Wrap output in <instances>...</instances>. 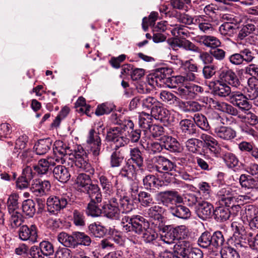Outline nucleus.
I'll return each mask as SVG.
<instances>
[{
    "label": "nucleus",
    "instance_id": "obj_1",
    "mask_svg": "<svg viewBox=\"0 0 258 258\" xmlns=\"http://www.w3.org/2000/svg\"><path fill=\"white\" fill-rule=\"evenodd\" d=\"M122 227L123 230L129 232L134 231L138 234H141L148 223L146 222L144 218L139 215L134 216L132 217L125 216L122 219Z\"/></svg>",
    "mask_w": 258,
    "mask_h": 258
},
{
    "label": "nucleus",
    "instance_id": "obj_2",
    "mask_svg": "<svg viewBox=\"0 0 258 258\" xmlns=\"http://www.w3.org/2000/svg\"><path fill=\"white\" fill-rule=\"evenodd\" d=\"M71 194L62 193L56 196H51L47 199V206L49 212L55 214L64 209L68 204H71Z\"/></svg>",
    "mask_w": 258,
    "mask_h": 258
},
{
    "label": "nucleus",
    "instance_id": "obj_3",
    "mask_svg": "<svg viewBox=\"0 0 258 258\" xmlns=\"http://www.w3.org/2000/svg\"><path fill=\"white\" fill-rule=\"evenodd\" d=\"M222 118L216 114V118L211 122L212 127L216 136L222 140H231L236 136V132L231 127L220 125Z\"/></svg>",
    "mask_w": 258,
    "mask_h": 258
},
{
    "label": "nucleus",
    "instance_id": "obj_4",
    "mask_svg": "<svg viewBox=\"0 0 258 258\" xmlns=\"http://www.w3.org/2000/svg\"><path fill=\"white\" fill-rule=\"evenodd\" d=\"M106 139L115 145V149L117 150L120 147H123L129 142V139L123 134L121 126L113 127L107 131Z\"/></svg>",
    "mask_w": 258,
    "mask_h": 258
},
{
    "label": "nucleus",
    "instance_id": "obj_5",
    "mask_svg": "<svg viewBox=\"0 0 258 258\" xmlns=\"http://www.w3.org/2000/svg\"><path fill=\"white\" fill-rule=\"evenodd\" d=\"M74 157L75 159V165L81 170L93 174L94 169L92 167L90 163L86 152L82 147L79 146L75 151Z\"/></svg>",
    "mask_w": 258,
    "mask_h": 258
},
{
    "label": "nucleus",
    "instance_id": "obj_6",
    "mask_svg": "<svg viewBox=\"0 0 258 258\" xmlns=\"http://www.w3.org/2000/svg\"><path fill=\"white\" fill-rule=\"evenodd\" d=\"M157 196L164 205L169 208V211L170 207L172 206H175L183 202L182 197L175 190L161 191L157 194Z\"/></svg>",
    "mask_w": 258,
    "mask_h": 258
},
{
    "label": "nucleus",
    "instance_id": "obj_7",
    "mask_svg": "<svg viewBox=\"0 0 258 258\" xmlns=\"http://www.w3.org/2000/svg\"><path fill=\"white\" fill-rule=\"evenodd\" d=\"M230 102L241 112L250 110L252 105L245 95L239 91H232L229 96Z\"/></svg>",
    "mask_w": 258,
    "mask_h": 258
},
{
    "label": "nucleus",
    "instance_id": "obj_8",
    "mask_svg": "<svg viewBox=\"0 0 258 258\" xmlns=\"http://www.w3.org/2000/svg\"><path fill=\"white\" fill-rule=\"evenodd\" d=\"M53 151L54 157L52 158L56 162L63 164L66 161V156L68 154H70L71 151L68 145L58 140L54 142Z\"/></svg>",
    "mask_w": 258,
    "mask_h": 258
},
{
    "label": "nucleus",
    "instance_id": "obj_9",
    "mask_svg": "<svg viewBox=\"0 0 258 258\" xmlns=\"http://www.w3.org/2000/svg\"><path fill=\"white\" fill-rule=\"evenodd\" d=\"M102 210L103 214L108 218L116 220L119 217L120 210L115 198H111L108 204L103 205Z\"/></svg>",
    "mask_w": 258,
    "mask_h": 258
},
{
    "label": "nucleus",
    "instance_id": "obj_10",
    "mask_svg": "<svg viewBox=\"0 0 258 258\" xmlns=\"http://www.w3.org/2000/svg\"><path fill=\"white\" fill-rule=\"evenodd\" d=\"M240 184L242 187L251 189L250 192L245 197L248 199L254 200L257 198V194L255 192V180L246 174H241L239 178Z\"/></svg>",
    "mask_w": 258,
    "mask_h": 258
},
{
    "label": "nucleus",
    "instance_id": "obj_11",
    "mask_svg": "<svg viewBox=\"0 0 258 258\" xmlns=\"http://www.w3.org/2000/svg\"><path fill=\"white\" fill-rule=\"evenodd\" d=\"M50 187L51 184L49 181L35 179L33 181L30 189L36 196L41 197L46 195Z\"/></svg>",
    "mask_w": 258,
    "mask_h": 258
},
{
    "label": "nucleus",
    "instance_id": "obj_12",
    "mask_svg": "<svg viewBox=\"0 0 258 258\" xmlns=\"http://www.w3.org/2000/svg\"><path fill=\"white\" fill-rule=\"evenodd\" d=\"M219 79L220 81L235 88H237L240 84L235 72L229 68H224L220 71Z\"/></svg>",
    "mask_w": 258,
    "mask_h": 258
},
{
    "label": "nucleus",
    "instance_id": "obj_13",
    "mask_svg": "<svg viewBox=\"0 0 258 258\" xmlns=\"http://www.w3.org/2000/svg\"><path fill=\"white\" fill-rule=\"evenodd\" d=\"M19 236L21 240L35 243L37 241L36 227L32 225L30 227L26 225L22 226L19 230Z\"/></svg>",
    "mask_w": 258,
    "mask_h": 258
},
{
    "label": "nucleus",
    "instance_id": "obj_14",
    "mask_svg": "<svg viewBox=\"0 0 258 258\" xmlns=\"http://www.w3.org/2000/svg\"><path fill=\"white\" fill-rule=\"evenodd\" d=\"M156 119L163 122H171L173 121V117L171 111L166 108L158 105L157 107L154 108L151 113Z\"/></svg>",
    "mask_w": 258,
    "mask_h": 258
},
{
    "label": "nucleus",
    "instance_id": "obj_15",
    "mask_svg": "<svg viewBox=\"0 0 258 258\" xmlns=\"http://www.w3.org/2000/svg\"><path fill=\"white\" fill-rule=\"evenodd\" d=\"M156 169L159 172L168 173L169 172L175 170L176 165L175 164L163 156H157L155 157Z\"/></svg>",
    "mask_w": 258,
    "mask_h": 258
},
{
    "label": "nucleus",
    "instance_id": "obj_16",
    "mask_svg": "<svg viewBox=\"0 0 258 258\" xmlns=\"http://www.w3.org/2000/svg\"><path fill=\"white\" fill-rule=\"evenodd\" d=\"M200 139L204 142L205 147L211 153L216 156L218 154L219 144L214 137L206 134H202Z\"/></svg>",
    "mask_w": 258,
    "mask_h": 258
},
{
    "label": "nucleus",
    "instance_id": "obj_17",
    "mask_svg": "<svg viewBox=\"0 0 258 258\" xmlns=\"http://www.w3.org/2000/svg\"><path fill=\"white\" fill-rule=\"evenodd\" d=\"M214 212L213 206L210 203L202 201L198 204L197 213L201 219L205 220L209 218L214 215Z\"/></svg>",
    "mask_w": 258,
    "mask_h": 258
},
{
    "label": "nucleus",
    "instance_id": "obj_18",
    "mask_svg": "<svg viewBox=\"0 0 258 258\" xmlns=\"http://www.w3.org/2000/svg\"><path fill=\"white\" fill-rule=\"evenodd\" d=\"M169 211L174 216L183 219H187L191 216V212L189 209L181 204L172 206L170 207Z\"/></svg>",
    "mask_w": 258,
    "mask_h": 258
},
{
    "label": "nucleus",
    "instance_id": "obj_19",
    "mask_svg": "<svg viewBox=\"0 0 258 258\" xmlns=\"http://www.w3.org/2000/svg\"><path fill=\"white\" fill-rule=\"evenodd\" d=\"M54 161L52 158L40 159L38 164L33 166L34 170L38 174H46L51 166L55 165Z\"/></svg>",
    "mask_w": 258,
    "mask_h": 258
},
{
    "label": "nucleus",
    "instance_id": "obj_20",
    "mask_svg": "<svg viewBox=\"0 0 258 258\" xmlns=\"http://www.w3.org/2000/svg\"><path fill=\"white\" fill-rule=\"evenodd\" d=\"M162 143L163 149L172 152H179L180 147L179 143L175 139L170 136H164L162 137Z\"/></svg>",
    "mask_w": 258,
    "mask_h": 258
},
{
    "label": "nucleus",
    "instance_id": "obj_21",
    "mask_svg": "<svg viewBox=\"0 0 258 258\" xmlns=\"http://www.w3.org/2000/svg\"><path fill=\"white\" fill-rule=\"evenodd\" d=\"M53 173L54 178L62 183L67 182L71 177L68 169L62 165L55 167L53 170Z\"/></svg>",
    "mask_w": 258,
    "mask_h": 258
},
{
    "label": "nucleus",
    "instance_id": "obj_22",
    "mask_svg": "<svg viewBox=\"0 0 258 258\" xmlns=\"http://www.w3.org/2000/svg\"><path fill=\"white\" fill-rule=\"evenodd\" d=\"M57 240L65 247H75L77 246L75 233L72 235H69L64 232H60L57 235Z\"/></svg>",
    "mask_w": 258,
    "mask_h": 258
},
{
    "label": "nucleus",
    "instance_id": "obj_23",
    "mask_svg": "<svg viewBox=\"0 0 258 258\" xmlns=\"http://www.w3.org/2000/svg\"><path fill=\"white\" fill-rule=\"evenodd\" d=\"M179 125L185 136H194L197 133L196 126L191 120L183 119L180 121Z\"/></svg>",
    "mask_w": 258,
    "mask_h": 258
},
{
    "label": "nucleus",
    "instance_id": "obj_24",
    "mask_svg": "<svg viewBox=\"0 0 258 258\" xmlns=\"http://www.w3.org/2000/svg\"><path fill=\"white\" fill-rule=\"evenodd\" d=\"M51 144L52 142L50 139L40 140L35 144L34 149L37 155H44L50 150Z\"/></svg>",
    "mask_w": 258,
    "mask_h": 258
},
{
    "label": "nucleus",
    "instance_id": "obj_25",
    "mask_svg": "<svg viewBox=\"0 0 258 258\" xmlns=\"http://www.w3.org/2000/svg\"><path fill=\"white\" fill-rule=\"evenodd\" d=\"M213 90L216 95L220 97L230 96L232 92L230 87L226 84L218 80L215 83Z\"/></svg>",
    "mask_w": 258,
    "mask_h": 258
},
{
    "label": "nucleus",
    "instance_id": "obj_26",
    "mask_svg": "<svg viewBox=\"0 0 258 258\" xmlns=\"http://www.w3.org/2000/svg\"><path fill=\"white\" fill-rule=\"evenodd\" d=\"M238 119L245 124L254 126L258 123V117L250 110L242 111V113L238 116Z\"/></svg>",
    "mask_w": 258,
    "mask_h": 258
},
{
    "label": "nucleus",
    "instance_id": "obj_27",
    "mask_svg": "<svg viewBox=\"0 0 258 258\" xmlns=\"http://www.w3.org/2000/svg\"><path fill=\"white\" fill-rule=\"evenodd\" d=\"M199 42L204 46L212 49L221 45V42L217 37L211 35H204L200 38Z\"/></svg>",
    "mask_w": 258,
    "mask_h": 258
},
{
    "label": "nucleus",
    "instance_id": "obj_28",
    "mask_svg": "<svg viewBox=\"0 0 258 258\" xmlns=\"http://www.w3.org/2000/svg\"><path fill=\"white\" fill-rule=\"evenodd\" d=\"M143 182L145 188L147 190H154L161 186L160 181L153 175H146L143 179Z\"/></svg>",
    "mask_w": 258,
    "mask_h": 258
},
{
    "label": "nucleus",
    "instance_id": "obj_29",
    "mask_svg": "<svg viewBox=\"0 0 258 258\" xmlns=\"http://www.w3.org/2000/svg\"><path fill=\"white\" fill-rule=\"evenodd\" d=\"M195 22L198 24L200 30L204 33H210L214 30L213 26L206 19L205 16H197Z\"/></svg>",
    "mask_w": 258,
    "mask_h": 258
},
{
    "label": "nucleus",
    "instance_id": "obj_30",
    "mask_svg": "<svg viewBox=\"0 0 258 258\" xmlns=\"http://www.w3.org/2000/svg\"><path fill=\"white\" fill-rule=\"evenodd\" d=\"M141 104L143 109L150 110L151 113L154 108L157 107L158 105H160V102L153 97H142Z\"/></svg>",
    "mask_w": 258,
    "mask_h": 258
},
{
    "label": "nucleus",
    "instance_id": "obj_31",
    "mask_svg": "<svg viewBox=\"0 0 258 258\" xmlns=\"http://www.w3.org/2000/svg\"><path fill=\"white\" fill-rule=\"evenodd\" d=\"M152 117L151 114L142 112L139 116V124L141 127L147 131L152 125Z\"/></svg>",
    "mask_w": 258,
    "mask_h": 258
},
{
    "label": "nucleus",
    "instance_id": "obj_32",
    "mask_svg": "<svg viewBox=\"0 0 258 258\" xmlns=\"http://www.w3.org/2000/svg\"><path fill=\"white\" fill-rule=\"evenodd\" d=\"M161 240L168 244L173 243L176 240L173 227H166L163 229V233L161 234Z\"/></svg>",
    "mask_w": 258,
    "mask_h": 258
},
{
    "label": "nucleus",
    "instance_id": "obj_33",
    "mask_svg": "<svg viewBox=\"0 0 258 258\" xmlns=\"http://www.w3.org/2000/svg\"><path fill=\"white\" fill-rule=\"evenodd\" d=\"M91 180L90 177L84 173L79 174L75 182L76 187L79 189L84 188L87 189L88 186L91 185Z\"/></svg>",
    "mask_w": 258,
    "mask_h": 258
},
{
    "label": "nucleus",
    "instance_id": "obj_34",
    "mask_svg": "<svg viewBox=\"0 0 258 258\" xmlns=\"http://www.w3.org/2000/svg\"><path fill=\"white\" fill-rule=\"evenodd\" d=\"M144 207L151 206L154 203V200L152 195L146 191H140L138 194V202Z\"/></svg>",
    "mask_w": 258,
    "mask_h": 258
},
{
    "label": "nucleus",
    "instance_id": "obj_35",
    "mask_svg": "<svg viewBox=\"0 0 258 258\" xmlns=\"http://www.w3.org/2000/svg\"><path fill=\"white\" fill-rule=\"evenodd\" d=\"M184 79L182 76L172 77L167 79L166 84L168 87L175 89L177 90L185 84Z\"/></svg>",
    "mask_w": 258,
    "mask_h": 258
},
{
    "label": "nucleus",
    "instance_id": "obj_36",
    "mask_svg": "<svg viewBox=\"0 0 258 258\" xmlns=\"http://www.w3.org/2000/svg\"><path fill=\"white\" fill-rule=\"evenodd\" d=\"M113 177H107L105 175H100L99 177L100 184L104 192L110 194L113 189V184L112 180H113Z\"/></svg>",
    "mask_w": 258,
    "mask_h": 258
},
{
    "label": "nucleus",
    "instance_id": "obj_37",
    "mask_svg": "<svg viewBox=\"0 0 258 258\" xmlns=\"http://www.w3.org/2000/svg\"><path fill=\"white\" fill-rule=\"evenodd\" d=\"M231 227L233 231V236L242 238L246 236V232L242 222L233 221L231 223Z\"/></svg>",
    "mask_w": 258,
    "mask_h": 258
},
{
    "label": "nucleus",
    "instance_id": "obj_38",
    "mask_svg": "<svg viewBox=\"0 0 258 258\" xmlns=\"http://www.w3.org/2000/svg\"><path fill=\"white\" fill-rule=\"evenodd\" d=\"M120 174L128 178L137 179V173L134 165L127 162L120 170Z\"/></svg>",
    "mask_w": 258,
    "mask_h": 258
},
{
    "label": "nucleus",
    "instance_id": "obj_39",
    "mask_svg": "<svg viewBox=\"0 0 258 258\" xmlns=\"http://www.w3.org/2000/svg\"><path fill=\"white\" fill-rule=\"evenodd\" d=\"M214 215L217 221L223 222L228 219L230 217V211L227 208L219 207L214 210Z\"/></svg>",
    "mask_w": 258,
    "mask_h": 258
},
{
    "label": "nucleus",
    "instance_id": "obj_40",
    "mask_svg": "<svg viewBox=\"0 0 258 258\" xmlns=\"http://www.w3.org/2000/svg\"><path fill=\"white\" fill-rule=\"evenodd\" d=\"M89 230L90 232L96 237H102L107 232L106 228L97 223H94L90 225Z\"/></svg>",
    "mask_w": 258,
    "mask_h": 258
},
{
    "label": "nucleus",
    "instance_id": "obj_41",
    "mask_svg": "<svg viewBox=\"0 0 258 258\" xmlns=\"http://www.w3.org/2000/svg\"><path fill=\"white\" fill-rule=\"evenodd\" d=\"M35 203L32 200H25L22 204V210L24 213L29 217H32L35 213Z\"/></svg>",
    "mask_w": 258,
    "mask_h": 258
},
{
    "label": "nucleus",
    "instance_id": "obj_42",
    "mask_svg": "<svg viewBox=\"0 0 258 258\" xmlns=\"http://www.w3.org/2000/svg\"><path fill=\"white\" fill-rule=\"evenodd\" d=\"M236 24L231 22H224L219 29L221 34L224 36H232L235 33Z\"/></svg>",
    "mask_w": 258,
    "mask_h": 258
},
{
    "label": "nucleus",
    "instance_id": "obj_43",
    "mask_svg": "<svg viewBox=\"0 0 258 258\" xmlns=\"http://www.w3.org/2000/svg\"><path fill=\"white\" fill-rule=\"evenodd\" d=\"M115 108V105L109 102H105L97 106L95 110V114L101 116L105 114L110 113Z\"/></svg>",
    "mask_w": 258,
    "mask_h": 258
},
{
    "label": "nucleus",
    "instance_id": "obj_44",
    "mask_svg": "<svg viewBox=\"0 0 258 258\" xmlns=\"http://www.w3.org/2000/svg\"><path fill=\"white\" fill-rule=\"evenodd\" d=\"M193 119L195 123L202 130L208 131L210 128L207 119L204 115L199 113H196Z\"/></svg>",
    "mask_w": 258,
    "mask_h": 258
},
{
    "label": "nucleus",
    "instance_id": "obj_45",
    "mask_svg": "<svg viewBox=\"0 0 258 258\" xmlns=\"http://www.w3.org/2000/svg\"><path fill=\"white\" fill-rule=\"evenodd\" d=\"M10 215V224L12 228H16L20 226L23 222V217L18 211L9 212Z\"/></svg>",
    "mask_w": 258,
    "mask_h": 258
},
{
    "label": "nucleus",
    "instance_id": "obj_46",
    "mask_svg": "<svg viewBox=\"0 0 258 258\" xmlns=\"http://www.w3.org/2000/svg\"><path fill=\"white\" fill-rule=\"evenodd\" d=\"M202 141L196 138H191L185 142L186 149L193 153H196L200 151Z\"/></svg>",
    "mask_w": 258,
    "mask_h": 258
},
{
    "label": "nucleus",
    "instance_id": "obj_47",
    "mask_svg": "<svg viewBox=\"0 0 258 258\" xmlns=\"http://www.w3.org/2000/svg\"><path fill=\"white\" fill-rule=\"evenodd\" d=\"M142 234H143L142 238L146 243L152 242L158 237L157 233L150 227H146Z\"/></svg>",
    "mask_w": 258,
    "mask_h": 258
},
{
    "label": "nucleus",
    "instance_id": "obj_48",
    "mask_svg": "<svg viewBox=\"0 0 258 258\" xmlns=\"http://www.w3.org/2000/svg\"><path fill=\"white\" fill-rule=\"evenodd\" d=\"M97 203H90L88 204L86 213L88 216L92 217H99L103 214V210L101 209L97 205Z\"/></svg>",
    "mask_w": 258,
    "mask_h": 258
},
{
    "label": "nucleus",
    "instance_id": "obj_49",
    "mask_svg": "<svg viewBox=\"0 0 258 258\" xmlns=\"http://www.w3.org/2000/svg\"><path fill=\"white\" fill-rule=\"evenodd\" d=\"M120 211L122 213H127L135 208L134 204L128 197H124L120 200Z\"/></svg>",
    "mask_w": 258,
    "mask_h": 258
},
{
    "label": "nucleus",
    "instance_id": "obj_50",
    "mask_svg": "<svg viewBox=\"0 0 258 258\" xmlns=\"http://www.w3.org/2000/svg\"><path fill=\"white\" fill-rule=\"evenodd\" d=\"M196 159L197 165L202 170L209 171L212 168L213 160L208 158V156H205L204 159L199 157Z\"/></svg>",
    "mask_w": 258,
    "mask_h": 258
},
{
    "label": "nucleus",
    "instance_id": "obj_51",
    "mask_svg": "<svg viewBox=\"0 0 258 258\" xmlns=\"http://www.w3.org/2000/svg\"><path fill=\"white\" fill-rule=\"evenodd\" d=\"M44 256H50L54 252L53 246L51 243L48 241H43L39 243L38 246Z\"/></svg>",
    "mask_w": 258,
    "mask_h": 258
},
{
    "label": "nucleus",
    "instance_id": "obj_52",
    "mask_svg": "<svg viewBox=\"0 0 258 258\" xmlns=\"http://www.w3.org/2000/svg\"><path fill=\"white\" fill-rule=\"evenodd\" d=\"M75 240L77 242V246L78 245H83L89 246L91 243L90 237L83 232H75Z\"/></svg>",
    "mask_w": 258,
    "mask_h": 258
},
{
    "label": "nucleus",
    "instance_id": "obj_53",
    "mask_svg": "<svg viewBox=\"0 0 258 258\" xmlns=\"http://www.w3.org/2000/svg\"><path fill=\"white\" fill-rule=\"evenodd\" d=\"M161 212L162 208L158 205H155L146 210L145 215L154 219H159L161 217Z\"/></svg>",
    "mask_w": 258,
    "mask_h": 258
},
{
    "label": "nucleus",
    "instance_id": "obj_54",
    "mask_svg": "<svg viewBox=\"0 0 258 258\" xmlns=\"http://www.w3.org/2000/svg\"><path fill=\"white\" fill-rule=\"evenodd\" d=\"M18 199L19 196L17 194L10 195L7 202L9 212L19 211Z\"/></svg>",
    "mask_w": 258,
    "mask_h": 258
},
{
    "label": "nucleus",
    "instance_id": "obj_55",
    "mask_svg": "<svg viewBox=\"0 0 258 258\" xmlns=\"http://www.w3.org/2000/svg\"><path fill=\"white\" fill-rule=\"evenodd\" d=\"M176 240L184 239L188 236V230L185 225L173 227Z\"/></svg>",
    "mask_w": 258,
    "mask_h": 258
},
{
    "label": "nucleus",
    "instance_id": "obj_56",
    "mask_svg": "<svg viewBox=\"0 0 258 258\" xmlns=\"http://www.w3.org/2000/svg\"><path fill=\"white\" fill-rule=\"evenodd\" d=\"M28 142V137L26 135L20 136L16 140L14 152L17 154L20 153L24 150Z\"/></svg>",
    "mask_w": 258,
    "mask_h": 258
},
{
    "label": "nucleus",
    "instance_id": "obj_57",
    "mask_svg": "<svg viewBox=\"0 0 258 258\" xmlns=\"http://www.w3.org/2000/svg\"><path fill=\"white\" fill-rule=\"evenodd\" d=\"M131 159L133 163H136L139 167H141L143 165V159L141 156L140 151L137 148L131 149Z\"/></svg>",
    "mask_w": 258,
    "mask_h": 258
},
{
    "label": "nucleus",
    "instance_id": "obj_58",
    "mask_svg": "<svg viewBox=\"0 0 258 258\" xmlns=\"http://www.w3.org/2000/svg\"><path fill=\"white\" fill-rule=\"evenodd\" d=\"M223 159L226 165L229 168L235 167L238 163V160L236 156L230 152L224 154Z\"/></svg>",
    "mask_w": 258,
    "mask_h": 258
},
{
    "label": "nucleus",
    "instance_id": "obj_59",
    "mask_svg": "<svg viewBox=\"0 0 258 258\" xmlns=\"http://www.w3.org/2000/svg\"><path fill=\"white\" fill-rule=\"evenodd\" d=\"M212 236L210 233L208 232H204L202 234L198 239L199 245L203 248H207L210 245H212Z\"/></svg>",
    "mask_w": 258,
    "mask_h": 258
},
{
    "label": "nucleus",
    "instance_id": "obj_60",
    "mask_svg": "<svg viewBox=\"0 0 258 258\" xmlns=\"http://www.w3.org/2000/svg\"><path fill=\"white\" fill-rule=\"evenodd\" d=\"M73 222L76 226H85L86 219L83 212L76 210H74L73 212Z\"/></svg>",
    "mask_w": 258,
    "mask_h": 258
},
{
    "label": "nucleus",
    "instance_id": "obj_61",
    "mask_svg": "<svg viewBox=\"0 0 258 258\" xmlns=\"http://www.w3.org/2000/svg\"><path fill=\"white\" fill-rule=\"evenodd\" d=\"M160 98L161 100L165 102L170 104H174L177 99L173 93L167 91H162L160 93Z\"/></svg>",
    "mask_w": 258,
    "mask_h": 258
},
{
    "label": "nucleus",
    "instance_id": "obj_62",
    "mask_svg": "<svg viewBox=\"0 0 258 258\" xmlns=\"http://www.w3.org/2000/svg\"><path fill=\"white\" fill-rule=\"evenodd\" d=\"M248 86L246 88L245 96L248 100H255L258 97V89L255 85L250 84V80H248Z\"/></svg>",
    "mask_w": 258,
    "mask_h": 258
},
{
    "label": "nucleus",
    "instance_id": "obj_63",
    "mask_svg": "<svg viewBox=\"0 0 258 258\" xmlns=\"http://www.w3.org/2000/svg\"><path fill=\"white\" fill-rule=\"evenodd\" d=\"M175 92L183 99H191L188 83H185Z\"/></svg>",
    "mask_w": 258,
    "mask_h": 258
},
{
    "label": "nucleus",
    "instance_id": "obj_64",
    "mask_svg": "<svg viewBox=\"0 0 258 258\" xmlns=\"http://www.w3.org/2000/svg\"><path fill=\"white\" fill-rule=\"evenodd\" d=\"M187 249L181 244H176L174 247L175 255L177 258H187Z\"/></svg>",
    "mask_w": 258,
    "mask_h": 258
}]
</instances>
